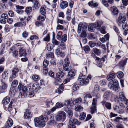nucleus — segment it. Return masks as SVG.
<instances>
[{"mask_svg": "<svg viewBox=\"0 0 128 128\" xmlns=\"http://www.w3.org/2000/svg\"><path fill=\"white\" fill-rule=\"evenodd\" d=\"M48 120V117L45 115H42L40 116L34 118V122L35 126L42 128L46 125L45 122Z\"/></svg>", "mask_w": 128, "mask_h": 128, "instance_id": "f257e3e1", "label": "nucleus"}, {"mask_svg": "<svg viewBox=\"0 0 128 128\" xmlns=\"http://www.w3.org/2000/svg\"><path fill=\"white\" fill-rule=\"evenodd\" d=\"M118 83V81L114 79L110 81L109 82L108 87L114 91L117 90L119 88Z\"/></svg>", "mask_w": 128, "mask_h": 128, "instance_id": "f03ea898", "label": "nucleus"}, {"mask_svg": "<svg viewBox=\"0 0 128 128\" xmlns=\"http://www.w3.org/2000/svg\"><path fill=\"white\" fill-rule=\"evenodd\" d=\"M66 113L62 111L58 112V114L56 116V120L58 121L62 120L64 121L66 118Z\"/></svg>", "mask_w": 128, "mask_h": 128, "instance_id": "7ed1b4c3", "label": "nucleus"}, {"mask_svg": "<svg viewBox=\"0 0 128 128\" xmlns=\"http://www.w3.org/2000/svg\"><path fill=\"white\" fill-rule=\"evenodd\" d=\"M64 63L63 66V69L66 71H69L71 68V66L70 65V62L69 59L68 58H66L64 60Z\"/></svg>", "mask_w": 128, "mask_h": 128, "instance_id": "20e7f679", "label": "nucleus"}, {"mask_svg": "<svg viewBox=\"0 0 128 128\" xmlns=\"http://www.w3.org/2000/svg\"><path fill=\"white\" fill-rule=\"evenodd\" d=\"M19 71V69L17 68H15L13 69L12 71V76L9 78L10 82H12L13 78H15L18 76Z\"/></svg>", "mask_w": 128, "mask_h": 128, "instance_id": "39448f33", "label": "nucleus"}, {"mask_svg": "<svg viewBox=\"0 0 128 128\" xmlns=\"http://www.w3.org/2000/svg\"><path fill=\"white\" fill-rule=\"evenodd\" d=\"M18 88L19 89H20L21 91L25 93L26 94H27L29 90H31V87L28 86V87L26 86H24V85L22 84L21 83H20L19 84L18 86Z\"/></svg>", "mask_w": 128, "mask_h": 128, "instance_id": "423d86ee", "label": "nucleus"}, {"mask_svg": "<svg viewBox=\"0 0 128 128\" xmlns=\"http://www.w3.org/2000/svg\"><path fill=\"white\" fill-rule=\"evenodd\" d=\"M88 27L87 24L85 23L80 24L78 26V32L80 33L81 31H83L85 30Z\"/></svg>", "mask_w": 128, "mask_h": 128, "instance_id": "0eeeda50", "label": "nucleus"}, {"mask_svg": "<svg viewBox=\"0 0 128 128\" xmlns=\"http://www.w3.org/2000/svg\"><path fill=\"white\" fill-rule=\"evenodd\" d=\"M92 78V76L90 75L88 76L87 78L84 80H80V84L81 85H86L88 84L89 82V79L91 80Z\"/></svg>", "mask_w": 128, "mask_h": 128, "instance_id": "6e6552de", "label": "nucleus"}, {"mask_svg": "<svg viewBox=\"0 0 128 128\" xmlns=\"http://www.w3.org/2000/svg\"><path fill=\"white\" fill-rule=\"evenodd\" d=\"M32 117V114L30 110H27L24 112V118L29 119Z\"/></svg>", "mask_w": 128, "mask_h": 128, "instance_id": "1a4fd4ad", "label": "nucleus"}, {"mask_svg": "<svg viewBox=\"0 0 128 128\" xmlns=\"http://www.w3.org/2000/svg\"><path fill=\"white\" fill-rule=\"evenodd\" d=\"M40 88L39 84L37 82L34 83L32 86L33 90L36 92H38Z\"/></svg>", "mask_w": 128, "mask_h": 128, "instance_id": "9d476101", "label": "nucleus"}, {"mask_svg": "<svg viewBox=\"0 0 128 128\" xmlns=\"http://www.w3.org/2000/svg\"><path fill=\"white\" fill-rule=\"evenodd\" d=\"M19 53L20 56H26L27 54L26 50L23 48H19Z\"/></svg>", "mask_w": 128, "mask_h": 128, "instance_id": "9b49d317", "label": "nucleus"}, {"mask_svg": "<svg viewBox=\"0 0 128 128\" xmlns=\"http://www.w3.org/2000/svg\"><path fill=\"white\" fill-rule=\"evenodd\" d=\"M103 22L102 21H98L95 22L94 24V27L97 30L100 29L101 25L103 24Z\"/></svg>", "mask_w": 128, "mask_h": 128, "instance_id": "f8f14e48", "label": "nucleus"}, {"mask_svg": "<svg viewBox=\"0 0 128 128\" xmlns=\"http://www.w3.org/2000/svg\"><path fill=\"white\" fill-rule=\"evenodd\" d=\"M102 104L104 106L105 105L106 107L108 110H110L111 108V104L110 103L106 102L104 101H103L101 102Z\"/></svg>", "mask_w": 128, "mask_h": 128, "instance_id": "ddd939ff", "label": "nucleus"}, {"mask_svg": "<svg viewBox=\"0 0 128 128\" xmlns=\"http://www.w3.org/2000/svg\"><path fill=\"white\" fill-rule=\"evenodd\" d=\"M111 95V93L109 91H106L104 94L103 96L105 100H108Z\"/></svg>", "mask_w": 128, "mask_h": 128, "instance_id": "4468645a", "label": "nucleus"}, {"mask_svg": "<svg viewBox=\"0 0 128 128\" xmlns=\"http://www.w3.org/2000/svg\"><path fill=\"white\" fill-rule=\"evenodd\" d=\"M110 11L112 14L115 15H118V12L117 8L114 6H111L110 8Z\"/></svg>", "mask_w": 128, "mask_h": 128, "instance_id": "2eb2a0df", "label": "nucleus"}, {"mask_svg": "<svg viewBox=\"0 0 128 128\" xmlns=\"http://www.w3.org/2000/svg\"><path fill=\"white\" fill-rule=\"evenodd\" d=\"M8 87L7 84L5 82H2L0 85V91L5 90Z\"/></svg>", "mask_w": 128, "mask_h": 128, "instance_id": "dca6fc26", "label": "nucleus"}, {"mask_svg": "<svg viewBox=\"0 0 128 128\" xmlns=\"http://www.w3.org/2000/svg\"><path fill=\"white\" fill-rule=\"evenodd\" d=\"M116 75L114 72H110L107 76V79L108 80L114 79L116 77Z\"/></svg>", "mask_w": 128, "mask_h": 128, "instance_id": "f3484780", "label": "nucleus"}, {"mask_svg": "<svg viewBox=\"0 0 128 128\" xmlns=\"http://www.w3.org/2000/svg\"><path fill=\"white\" fill-rule=\"evenodd\" d=\"M126 18H125L123 15L120 14L118 18V20L119 22L121 24L123 23L126 21Z\"/></svg>", "mask_w": 128, "mask_h": 128, "instance_id": "a211bd4d", "label": "nucleus"}, {"mask_svg": "<svg viewBox=\"0 0 128 128\" xmlns=\"http://www.w3.org/2000/svg\"><path fill=\"white\" fill-rule=\"evenodd\" d=\"M71 123L75 124L78 125H79L80 124V122H78L77 119L74 118H71L69 121V123Z\"/></svg>", "mask_w": 128, "mask_h": 128, "instance_id": "6ab92c4d", "label": "nucleus"}, {"mask_svg": "<svg viewBox=\"0 0 128 128\" xmlns=\"http://www.w3.org/2000/svg\"><path fill=\"white\" fill-rule=\"evenodd\" d=\"M48 9L45 6H42L40 9V13L42 14H45L46 12V10Z\"/></svg>", "mask_w": 128, "mask_h": 128, "instance_id": "aec40b11", "label": "nucleus"}, {"mask_svg": "<svg viewBox=\"0 0 128 128\" xmlns=\"http://www.w3.org/2000/svg\"><path fill=\"white\" fill-rule=\"evenodd\" d=\"M26 25V22H19L16 23L14 25L15 27H19L24 26Z\"/></svg>", "mask_w": 128, "mask_h": 128, "instance_id": "412c9836", "label": "nucleus"}, {"mask_svg": "<svg viewBox=\"0 0 128 128\" xmlns=\"http://www.w3.org/2000/svg\"><path fill=\"white\" fill-rule=\"evenodd\" d=\"M68 6V3L65 1H63L60 4V7L61 8L64 9L67 7Z\"/></svg>", "mask_w": 128, "mask_h": 128, "instance_id": "4be33fe9", "label": "nucleus"}, {"mask_svg": "<svg viewBox=\"0 0 128 128\" xmlns=\"http://www.w3.org/2000/svg\"><path fill=\"white\" fill-rule=\"evenodd\" d=\"M40 6V4L36 0L34 2L32 7L36 10H38Z\"/></svg>", "mask_w": 128, "mask_h": 128, "instance_id": "5701e85b", "label": "nucleus"}, {"mask_svg": "<svg viewBox=\"0 0 128 128\" xmlns=\"http://www.w3.org/2000/svg\"><path fill=\"white\" fill-rule=\"evenodd\" d=\"M128 58H126L124 60H122L120 62L118 65L120 67H123L125 65L126 63Z\"/></svg>", "mask_w": 128, "mask_h": 128, "instance_id": "b1692460", "label": "nucleus"}, {"mask_svg": "<svg viewBox=\"0 0 128 128\" xmlns=\"http://www.w3.org/2000/svg\"><path fill=\"white\" fill-rule=\"evenodd\" d=\"M119 98L120 100L121 101L124 102L126 100V98L124 96L123 92H120L119 94Z\"/></svg>", "mask_w": 128, "mask_h": 128, "instance_id": "393cba45", "label": "nucleus"}, {"mask_svg": "<svg viewBox=\"0 0 128 128\" xmlns=\"http://www.w3.org/2000/svg\"><path fill=\"white\" fill-rule=\"evenodd\" d=\"M64 73L61 71H60L59 72L56 74V77L62 78L64 77Z\"/></svg>", "mask_w": 128, "mask_h": 128, "instance_id": "a878e982", "label": "nucleus"}, {"mask_svg": "<svg viewBox=\"0 0 128 128\" xmlns=\"http://www.w3.org/2000/svg\"><path fill=\"white\" fill-rule=\"evenodd\" d=\"M116 76L117 77L119 78L120 80H121L122 79V78L123 77L124 74L122 72L120 71L116 73Z\"/></svg>", "mask_w": 128, "mask_h": 128, "instance_id": "bb28decb", "label": "nucleus"}, {"mask_svg": "<svg viewBox=\"0 0 128 128\" xmlns=\"http://www.w3.org/2000/svg\"><path fill=\"white\" fill-rule=\"evenodd\" d=\"M72 108L70 105H65L63 108L64 110L66 112L72 110Z\"/></svg>", "mask_w": 128, "mask_h": 128, "instance_id": "cd10ccee", "label": "nucleus"}, {"mask_svg": "<svg viewBox=\"0 0 128 128\" xmlns=\"http://www.w3.org/2000/svg\"><path fill=\"white\" fill-rule=\"evenodd\" d=\"M16 92V90L15 88L12 87L10 88L9 91V94L11 96H13Z\"/></svg>", "mask_w": 128, "mask_h": 128, "instance_id": "c85d7f7f", "label": "nucleus"}, {"mask_svg": "<svg viewBox=\"0 0 128 128\" xmlns=\"http://www.w3.org/2000/svg\"><path fill=\"white\" fill-rule=\"evenodd\" d=\"M67 36L66 34H65L62 35L61 38L60 40L61 42H64L67 40Z\"/></svg>", "mask_w": 128, "mask_h": 128, "instance_id": "c756f323", "label": "nucleus"}, {"mask_svg": "<svg viewBox=\"0 0 128 128\" xmlns=\"http://www.w3.org/2000/svg\"><path fill=\"white\" fill-rule=\"evenodd\" d=\"M10 98L8 97H6L2 100V102L4 105H6L8 104L10 102Z\"/></svg>", "mask_w": 128, "mask_h": 128, "instance_id": "7c9ffc66", "label": "nucleus"}, {"mask_svg": "<svg viewBox=\"0 0 128 128\" xmlns=\"http://www.w3.org/2000/svg\"><path fill=\"white\" fill-rule=\"evenodd\" d=\"M94 24L93 23H91L88 25V28L89 31L91 32H93L94 31L95 28L94 27Z\"/></svg>", "mask_w": 128, "mask_h": 128, "instance_id": "2f4dec72", "label": "nucleus"}, {"mask_svg": "<svg viewBox=\"0 0 128 128\" xmlns=\"http://www.w3.org/2000/svg\"><path fill=\"white\" fill-rule=\"evenodd\" d=\"M74 109L76 111L78 112L81 111L83 109V108L79 105H76L75 106Z\"/></svg>", "mask_w": 128, "mask_h": 128, "instance_id": "473e14b6", "label": "nucleus"}, {"mask_svg": "<svg viewBox=\"0 0 128 128\" xmlns=\"http://www.w3.org/2000/svg\"><path fill=\"white\" fill-rule=\"evenodd\" d=\"M34 95V93L32 91L31 89V90H29L28 92L26 94V96H28L29 97L31 98L33 97Z\"/></svg>", "mask_w": 128, "mask_h": 128, "instance_id": "72a5a7b5", "label": "nucleus"}, {"mask_svg": "<svg viewBox=\"0 0 128 128\" xmlns=\"http://www.w3.org/2000/svg\"><path fill=\"white\" fill-rule=\"evenodd\" d=\"M26 94L20 90L19 94L18 97L20 98H24L26 96Z\"/></svg>", "mask_w": 128, "mask_h": 128, "instance_id": "f704fd0d", "label": "nucleus"}, {"mask_svg": "<svg viewBox=\"0 0 128 128\" xmlns=\"http://www.w3.org/2000/svg\"><path fill=\"white\" fill-rule=\"evenodd\" d=\"M46 103V106L47 107H49L52 104V100L49 99L47 100Z\"/></svg>", "mask_w": 128, "mask_h": 128, "instance_id": "c9c22d12", "label": "nucleus"}, {"mask_svg": "<svg viewBox=\"0 0 128 128\" xmlns=\"http://www.w3.org/2000/svg\"><path fill=\"white\" fill-rule=\"evenodd\" d=\"M7 125L9 127L12 126L13 124V122L11 118H8L6 122Z\"/></svg>", "mask_w": 128, "mask_h": 128, "instance_id": "e433bc0d", "label": "nucleus"}, {"mask_svg": "<svg viewBox=\"0 0 128 128\" xmlns=\"http://www.w3.org/2000/svg\"><path fill=\"white\" fill-rule=\"evenodd\" d=\"M46 58H51L52 59L54 58V53L53 52H50L46 54Z\"/></svg>", "mask_w": 128, "mask_h": 128, "instance_id": "4c0bfd02", "label": "nucleus"}, {"mask_svg": "<svg viewBox=\"0 0 128 128\" xmlns=\"http://www.w3.org/2000/svg\"><path fill=\"white\" fill-rule=\"evenodd\" d=\"M86 78V76L83 75L82 73H81L80 74L78 80L80 81V80H84Z\"/></svg>", "mask_w": 128, "mask_h": 128, "instance_id": "58836bf2", "label": "nucleus"}, {"mask_svg": "<svg viewBox=\"0 0 128 128\" xmlns=\"http://www.w3.org/2000/svg\"><path fill=\"white\" fill-rule=\"evenodd\" d=\"M86 116V114L84 112L81 113L79 116V119L81 120H84Z\"/></svg>", "mask_w": 128, "mask_h": 128, "instance_id": "ea45409f", "label": "nucleus"}, {"mask_svg": "<svg viewBox=\"0 0 128 128\" xmlns=\"http://www.w3.org/2000/svg\"><path fill=\"white\" fill-rule=\"evenodd\" d=\"M12 101H11L9 104L8 107L7 108L8 110L10 112H11L13 106L12 105Z\"/></svg>", "mask_w": 128, "mask_h": 128, "instance_id": "a19ab883", "label": "nucleus"}, {"mask_svg": "<svg viewBox=\"0 0 128 128\" xmlns=\"http://www.w3.org/2000/svg\"><path fill=\"white\" fill-rule=\"evenodd\" d=\"M92 51L96 54L99 55L100 54V52L98 49L94 48L92 49Z\"/></svg>", "mask_w": 128, "mask_h": 128, "instance_id": "79ce46f5", "label": "nucleus"}, {"mask_svg": "<svg viewBox=\"0 0 128 128\" xmlns=\"http://www.w3.org/2000/svg\"><path fill=\"white\" fill-rule=\"evenodd\" d=\"M56 122L55 120H50L48 122V123L49 124L51 125H55L56 124Z\"/></svg>", "mask_w": 128, "mask_h": 128, "instance_id": "37998d69", "label": "nucleus"}, {"mask_svg": "<svg viewBox=\"0 0 128 128\" xmlns=\"http://www.w3.org/2000/svg\"><path fill=\"white\" fill-rule=\"evenodd\" d=\"M32 8L31 6H27L26 8L25 12L27 14H28L32 12Z\"/></svg>", "mask_w": 128, "mask_h": 128, "instance_id": "c03bdc74", "label": "nucleus"}, {"mask_svg": "<svg viewBox=\"0 0 128 128\" xmlns=\"http://www.w3.org/2000/svg\"><path fill=\"white\" fill-rule=\"evenodd\" d=\"M89 6H90L93 7H96L98 6V4L96 3H94L92 1L88 3Z\"/></svg>", "mask_w": 128, "mask_h": 128, "instance_id": "a18cd8bd", "label": "nucleus"}, {"mask_svg": "<svg viewBox=\"0 0 128 128\" xmlns=\"http://www.w3.org/2000/svg\"><path fill=\"white\" fill-rule=\"evenodd\" d=\"M56 54L58 55H59V56H61L62 58H64L65 56L64 53L61 51L60 52H56Z\"/></svg>", "mask_w": 128, "mask_h": 128, "instance_id": "49530a36", "label": "nucleus"}, {"mask_svg": "<svg viewBox=\"0 0 128 128\" xmlns=\"http://www.w3.org/2000/svg\"><path fill=\"white\" fill-rule=\"evenodd\" d=\"M54 46L52 44L48 43L47 46V49L49 51H50L53 48Z\"/></svg>", "mask_w": 128, "mask_h": 128, "instance_id": "de8ad7c7", "label": "nucleus"}, {"mask_svg": "<svg viewBox=\"0 0 128 128\" xmlns=\"http://www.w3.org/2000/svg\"><path fill=\"white\" fill-rule=\"evenodd\" d=\"M83 49L86 52H88L90 50L89 47L87 45L84 46L83 48Z\"/></svg>", "mask_w": 128, "mask_h": 128, "instance_id": "09e8293b", "label": "nucleus"}, {"mask_svg": "<svg viewBox=\"0 0 128 128\" xmlns=\"http://www.w3.org/2000/svg\"><path fill=\"white\" fill-rule=\"evenodd\" d=\"M46 18V16L44 14H42L38 17V19L41 21H44Z\"/></svg>", "mask_w": 128, "mask_h": 128, "instance_id": "8fccbe9b", "label": "nucleus"}, {"mask_svg": "<svg viewBox=\"0 0 128 128\" xmlns=\"http://www.w3.org/2000/svg\"><path fill=\"white\" fill-rule=\"evenodd\" d=\"M68 75L70 77L72 78L75 76V74L74 71L72 70L71 71H70L68 72Z\"/></svg>", "mask_w": 128, "mask_h": 128, "instance_id": "3c124183", "label": "nucleus"}, {"mask_svg": "<svg viewBox=\"0 0 128 128\" xmlns=\"http://www.w3.org/2000/svg\"><path fill=\"white\" fill-rule=\"evenodd\" d=\"M64 104L61 102H57L56 105V106L57 108H61L63 107Z\"/></svg>", "mask_w": 128, "mask_h": 128, "instance_id": "603ef678", "label": "nucleus"}, {"mask_svg": "<svg viewBox=\"0 0 128 128\" xmlns=\"http://www.w3.org/2000/svg\"><path fill=\"white\" fill-rule=\"evenodd\" d=\"M18 84V81L17 80H14L12 81V85L14 87H16L17 86Z\"/></svg>", "mask_w": 128, "mask_h": 128, "instance_id": "864d4df0", "label": "nucleus"}, {"mask_svg": "<svg viewBox=\"0 0 128 128\" xmlns=\"http://www.w3.org/2000/svg\"><path fill=\"white\" fill-rule=\"evenodd\" d=\"M12 56H13L15 58H17L18 56V52L17 51L14 50L12 52Z\"/></svg>", "mask_w": 128, "mask_h": 128, "instance_id": "5fc2aeb1", "label": "nucleus"}, {"mask_svg": "<svg viewBox=\"0 0 128 128\" xmlns=\"http://www.w3.org/2000/svg\"><path fill=\"white\" fill-rule=\"evenodd\" d=\"M122 28L125 30H128V26L126 23H123L122 24Z\"/></svg>", "mask_w": 128, "mask_h": 128, "instance_id": "6e6d98bb", "label": "nucleus"}, {"mask_svg": "<svg viewBox=\"0 0 128 128\" xmlns=\"http://www.w3.org/2000/svg\"><path fill=\"white\" fill-rule=\"evenodd\" d=\"M62 33L61 31H59L58 33L56 36L57 38L60 40L61 38V36H62Z\"/></svg>", "mask_w": 128, "mask_h": 128, "instance_id": "4d7b16f0", "label": "nucleus"}, {"mask_svg": "<svg viewBox=\"0 0 128 128\" xmlns=\"http://www.w3.org/2000/svg\"><path fill=\"white\" fill-rule=\"evenodd\" d=\"M102 4L106 7H108L109 6V4L107 1L106 0H102Z\"/></svg>", "mask_w": 128, "mask_h": 128, "instance_id": "13d9d810", "label": "nucleus"}, {"mask_svg": "<svg viewBox=\"0 0 128 128\" xmlns=\"http://www.w3.org/2000/svg\"><path fill=\"white\" fill-rule=\"evenodd\" d=\"M106 30V27L104 26H103L101 27L100 31L102 33L104 34L106 33L105 31Z\"/></svg>", "mask_w": 128, "mask_h": 128, "instance_id": "bf43d9fd", "label": "nucleus"}, {"mask_svg": "<svg viewBox=\"0 0 128 128\" xmlns=\"http://www.w3.org/2000/svg\"><path fill=\"white\" fill-rule=\"evenodd\" d=\"M89 45L92 48L94 47L96 45V44L92 41H90L89 42Z\"/></svg>", "mask_w": 128, "mask_h": 128, "instance_id": "052dcab7", "label": "nucleus"}, {"mask_svg": "<svg viewBox=\"0 0 128 128\" xmlns=\"http://www.w3.org/2000/svg\"><path fill=\"white\" fill-rule=\"evenodd\" d=\"M79 88L78 84L76 83L74 84L73 86V89L75 91H76Z\"/></svg>", "mask_w": 128, "mask_h": 128, "instance_id": "680f3d73", "label": "nucleus"}, {"mask_svg": "<svg viewBox=\"0 0 128 128\" xmlns=\"http://www.w3.org/2000/svg\"><path fill=\"white\" fill-rule=\"evenodd\" d=\"M52 42L54 45H57L59 44V42L55 39H52Z\"/></svg>", "mask_w": 128, "mask_h": 128, "instance_id": "e2e57ef3", "label": "nucleus"}, {"mask_svg": "<svg viewBox=\"0 0 128 128\" xmlns=\"http://www.w3.org/2000/svg\"><path fill=\"white\" fill-rule=\"evenodd\" d=\"M96 106H92L91 108V113L92 114L96 112Z\"/></svg>", "mask_w": 128, "mask_h": 128, "instance_id": "0e129e2a", "label": "nucleus"}, {"mask_svg": "<svg viewBox=\"0 0 128 128\" xmlns=\"http://www.w3.org/2000/svg\"><path fill=\"white\" fill-rule=\"evenodd\" d=\"M82 101V99L81 98H79L75 100L74 101V102L75 104H76V103H80Z\"/></svg>", "mask_w": 128, "mask_h": 128, "instance_id": "69168bd1", "label": "nucleus"}, {"mask_svg": "<svg viewBox=\"0 0 128 128\" xmlns=\"http://www.w3.org/2000/svg\"><path fill=\"white\" fill-rule=\"evenodd\" d=\"M49 62L46 60H44L43 62V66L44 67H46L48 66V64Z\"/></svg>", "mask_w": 128, "mask_h": 128, "instance_id": "338daca9", "label": "nucleus"}, {"mask_svg": "<svg viewBox=\"0 0 128 128\" xmlns=\"http://www.w3.org/2000/svg\"><path fill=\"white\" fill-rule=\"evenodd\" d=\"M32 78L34 80H38L40 79L38 76L37 75H33L32 76Z\"/></svg>", "mask_w": 128, "mask_h": 128, "instance_id": "774afa93", "label": "nucleus"}]
</instances>
